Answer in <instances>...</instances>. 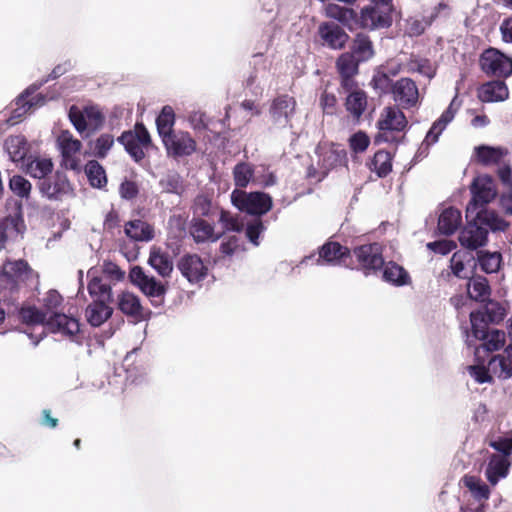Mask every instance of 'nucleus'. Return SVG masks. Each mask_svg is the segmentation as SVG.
Wrapping results in <instances>:
<instances>
[{"mask_svg":"<svg viewBox=\"0 0 512 512\" xmlns=\"http://www.w3.org/2000/svg\"><path fill=\"white\" fill-rule=\"evenodd\" d=\"M467 292L471 299L486 302L491 295V289L486 277L474 275L468 279Z\"/></svg>","mask_w":512,"mask_h":512,"instance_id":"72a5a7b5","label":"nucleus"},{"mask_svg":"<svg viewBox=\"0 0 512 512\" xmlns=\"http://www.w3.org/2000/svg\"><path fill=\"white\" fill-rule=\"evenodd\" d=\"M357 29L378 30L392 25V12L377 6L363 7L357 17Z\"/></svg>","mask_w":512,"mask_h":512,"instance_id":"9b49d317","label":"nucleus"},{"mask_svg":"<svg viewBox=\"0 0 512 512\" xmlns=\"http://www.w3.org/2000/svg\"><path fill=\"white\" fill-rule=\"evenodd\" d=\"M28 269V264L24 260L7 261L3 264L1 277L15 285L18 281L24 280Z\"/></svg>","mask_w":512,"mask_h":512,"instance_id":"e433bc0d","label":"nucleus"},{"mask_svg":"<svg viewBox=\"0 0 512 512\" xmlns=\"http://www.w3.org/2000/svg\"><path fill=\"white\" fill-rule=\"evenodd\" d=\"M124 233L136 242H149L154 238L153 226L141 219L128 221L124 226Z\"/></svg>","mask_w":512,"mask_h":512,"instance_id":"4be33fe9","label":"nucleus"},{"mask_svg":"<svg viewBox=\"0 0 512 512\" xmlns=\"http://www.w3.org/2000/svg\"><path fill=\"white\" fill-rule=\"evenodd\" d=\"M477 315L481 318L483 323L489 326V323H499L505 316V309L497 301L488 299L481 310L470 313V322L472 323V316Z\"/></svg>","mask_w":512,"mask_h":512,"instance_id":"473e14b6","label":"nucleus"},{"mask_svg":"<svg viewBox=\"0 0 512 512\" xmlns=\"http://www.w3.org/2000/svg\"><path fill=\"white\" fill-rule=\"evenodd\" d=\"M360 62H366L374 56L372 41L364 33H358L352 43L351 51Z\"/></svg>","mask_w":512,"mask_h":512,"instance_id":"58836bf2","label":"nucleus"},{"mask_svg":"<svg viewBox=\"0 0 512 512\" xmlns=\"http://www.w3.org/2000/svg\"><path fill=\"white\" fill-rule=\"evenodd\" d=\"M509 91L503 81L495 80L482 85L478 97L482 102H501L508 98Z\"/></svg>","mask_w":512,"mask_h":512,"instance_id":"393cba45","label":"nucleus"},{"mask_svg":"<svg viewBox=\"0 0 512 512\" xmlns=\"http://www.w3.org/2000/svg\"><path fill=\"white\" fill-rule=\"evenodd\" d=\"M461 212L453 207L444 209L438 218V230L441 234L452 235L461 225Z\"/></svg>","mask_w":512,"mask_h":512,"instance_id":"c756f323","label":"nucleus"},{"mask_svg":"<svg viewBox=\"0 0 512 512\" xmlns=\"http://www.w3.org/2000/svg\"><path fill=\"white\" fill-rule=\"evenodd\" d=\"M61 156H75L82 148V143L68 131H61L56 140Z\"/></svg>","mask_w":512,"mask_h":512,"instance_id":"79ce46f5","label":"nucleus"},{"mask_svg":"<svg viewBox=\"0 0 512 512\" xmlns=\"http://www.w3.org/2000/svg\"><path fill=\"white\" fill-rule=\"evenodd\" d=\"M113 314V308L110 304L99 301H92L85 309V318L93 327H100Z\"/></svg>","mask_w":512,"mask_h":512,"instance_id":"bb28decb","label":"nucleus"},{"mask_svg":"<svg viewBox=\"0 0 512 512\" xmlns=\"http://www.w3.org/2000/svg\"><path fill=\"white\" fill-rule=\"evenodd\" d=\"M168 155L173 157L190 156L196 150V142L188 132L175 131L162 139Z\"/></svg>","mask_w":512,"mask_h":512,"instance_id":"ddd939ff","label":"nucleus"},{"mask_svg":"<svg viewBox=\"0 0 512 512\" xmlns=\"http://www.w3.org/2000/svg\"><path fill=\"white\" fill-rule=\"evenodd\" d=\"M369 143H370L369 137L366 135V133H364L362 131L354 133L349 138L350 148L355 153H362V152H364L368 148Z\"/></svg>","mask_w":512,"mask_h":512,"instance_id":"680f3d73","label":"nucleus"},{"mask_svg":"<svg viewBox=\"0 0 512 512\" xmlns=\"http://www.w3.org/2000/svg\"><path fill=\"white\" fill-rule=\"evenodd\" d=\"M325 14L327 17L334 19L347 27L350 31L357 29L358 13L352 8L330 3L325 7Z\"/></svg>","mask_w":512,"mask_h":512,"instance_id":"6ab92c4d","label":"nucleus"},{"mask_svg":"<svg viewBox=\"0 0 512 512\" xmlns=\"http://www.w3.org/2000/svg\"><path fill=\"white\" fill-rule=\"evenodd\" d=\"M509 463L499 455H493L485 469V476L491 485H496L500 479L508 474Z\"/></svg>","mask_w":512,"mask_h":512,"instance_id":"c9c22d12","label":"nucleus"},{"mask_svg":"<svg viewBox=\"0 0 512 512\" xmlns=\"http://www.w3.org/2000/svg\"><path fill=\"white\" fill-rule=\"evenodd\" d=\"M349 255V249L342 246L338 242H327L319 249V256L316 259L317 264L322 262L328 264H339L346 256Z\"/></svg>","mask_w":512,"mask_h":512,"instance_id":"a878e982","label":"nucleus"},{"mask_svg":"<svg viewBox=\"0 0 512 512\" xmlns=\"http://www.w3.org/2000/svg\"><path fill=\"white\" fill-rule=\"evenodd\" d=\"M318 31L324 43L334 50L344 48L349 40V35L334 22L320 24Z\"/></svg>","mask_w":512,"mask_h":512,"instance_id":"a211bd4d","label":"nucleus"},{"mask_svg":"<svg viewBox=\"0 0 512 512\" xmlns=\"http://www.w3.org/2000/svg\"><path fill=\"white\" fill-rule=\"evenodd\" d=\"M38 189L48 200L61 201L73 195V187L65 173L57 171L52 177L39 181Z\"/></svg>","mask_w":512,"mask_h":512,"instance_id":"1a4fd4ad","label":"nucleus"},{"mask_svg":"<svg viewBox=\"0 0 512 512\" xmlns=\"http://www.w3.org/2000/svg\"><path fill=\"white\" fill-rule=\"evenodd\" d=\"M183 277L189 283L196 284L202 281L208 272L207 266L204 264L200 256L196 254H187L180 258L177 264Z\"/></svg>","mask_w":512,"mask_h":512,"instance_id":"dca6fc26","label":"nucleus"},{"mask_svg":"<svg viewBox=\"0 0 512 512\" xmlns=\"http://www.w3.org/2000/svg\"><path fill=\"white\" fill-rule=\"evenodd\" d=\"M464 484L470 490L475 499L487 500L489 498L490 490L480 479L474 476H466L464 478Z\"/></svg>","mask_w":512,"mask_h":512,"instance_id":"864d4df0","label":"nucleus"},{"mask_svg":"<svg viewBox=\"0 0 512 512\" xmlns=\"http://www.w3.org/2000/svg\"><path fill=\"white\" fill-rule=\"evenodd\" d=\"M114 145V137L111 134H101L94 142L91 143V150L95 157L105 158Z\"/></svg>","mask_w":512,"mask_h":512,"instance_id":"603ef678","label":"nucleus"},{"mask_svg":"<svg viewBox=\"0 0 512 512\" xmlns=\"http://www.w3.org/2000/svg\"><path fill=\"white\" fill-rule=\"evenodd\" d=\"M10 190L18 197L28 199L31 193V183L21 175H13L9 179Z\"/></svg>","mask_w":512,"mask_h":512,"instance_id":"5fc2aeb1","label":"nucleus"},{"mask_svg":"<svg viewBox=\"0 0 512 512\" xmlns=\"http://www.w3.org/2000/svg\"><path fill=\"white\" fill-rule=\"evenodd\" d=\"M190 233L196 243L216 242L222 236V233L216 234L214 226L202 218H194L192 220Z\"/></svg>","mask_w":512,"mask_h":512,"instance_id":"cd10ccee","label":"nucleus"},{"mask_svg":"<svg viewBox=\"0 0 512 512\" xmlns=\"http://www.w3.org/2000/svg\"><path fill=\"white\" fill-rule=\"evenodd\" d=\"M213 205L209 197L205 195H198L193 204V212L200 217H209L213 214Z\"/></svg>","mask_w":512,"mask_h":512,"instance_id":"13d9d810","label":"nucleus"},{"mask_svg":"<svg viewBox=\"0 0 512 512\" xmlns=\"http://www.w3.org/2000/svg\"><path fill=\"white\" fill-rule=\"evenodd\" d=\"M129 279L145 294L155 307L161 306L166 294L165 285L153 276H148L142 267L134 266L129 272Z\"/></svg>","mask_w":512,"mask_h":512,"instance_id":"423d86ee","label":"nucleus"},{"mask_svg":"<svg viewBox=\"0 0 512 512\" xmlns=\"http://www.w3.org/2000/svg\"><path fill=\"white\" fill-rule=\"evenodd\" d=\"M358 59L353 53H342L336 61V67L340 76H355L359 72Z\"/></svg>","mask_w":512,"mask_h":512,"instance_id":"de8ad7c7","label":"nucleus"},{"mask_svg":"<svg viewBox=\"0 0 512 512\" xmlns=\"http://www.w3.org/2000/svg\"><path fill=\"white\" fill-rule=\"evenodd\" d=\"M479 65L488 76L506 78L512 74V58L496 48L484 50L480 55Z\"/></svg>","mask_w":512,"mask_h":512,"instance_id":"0eeeda50","label":"nucleus"},{"mask_svg":"<svg viewBox=\"0 0 512 512\" xmlns=\"http://www.w3.org/2000/svg\"><path fill=\"white\" fill-rule=\"evenodd\" d=\"M148 264L161 276L169 277L173 271V261L170 255L160 248L153 247L150 250Z\"/></svg>","mask_w":512,"mask_h":512,"instance_id":"c85d7f7f","label":"nucleus"},{"mask_svg":"<svg viewBox=\"0 0 512 512\" xmlns=\"http://www.w3.org/2000/svg\"><path fill=\"white\" fill-rule=\"evenodd\" d=\"M506 335L502 330L490 328L477 315L472 316L471 335H467V344L475 347L476 353L480 348L493 352L502 348L505 344Z\"/></svg>","mask_w":512,"mask_h":512,"instance_id":"f03ea898","label":"nucleus"},{"mask_svg":"<svg viewBox=\"0 0 512 512\" xmlns=\"http://www.w3.org/2000/svg\"><path fill=\"white\" fill-rule=\"evenodd\" d=\"M408 121L404 113L397 106L385 107L377 121V127L379 129L378 134L374 138L376 144L382 142H394L392 132H402L407 127Z\"/></svg>","mask_w":512,"mask_h":512,"instance_id":"7ed1b4c3","label":"nucleus"},{"mask_svg":"<svg viewBox=\"0 0 512 512\" xmlns=\"http://www.w3.org/2000/svg\"><path fill=\"white\" fill-rule=\"evenodd\" d=\"M456 244L449 240H439L434 242H429L427 244V248L435 253L441 255L449 254L454 248Z\"/></svg>","mask_w":512,"mask_h":512,"instance_id":"0e129e2a","label":"nucleus"},{"mask_svg":"<svg viewBox=\"0 0 512 512\" xmlns=\"http://www.w3.org/2000/svg\"><path fill=\"white\" fill-rule=\"evenodd\" d=\"M85 173L92 187L101 189L106 186V172L103 166L98 161H88L85 165Z\"/></svg>","mask_w":512,"mask_h":512,"instance_id":"c03bdc74","label":"nucleus"},{"mask_svg":"<svg viewBox=\"0 0 512 512\" xmlns=\"http://www.w3.org/2000/svg\"><path fill=\"white\" fill-rule=\"evenodd\" d=\"M4 147L11 161L15 163L24 161L29 151L28 142L23 135L9 136L5 140Z\"/></svg>","mask_w":512,"mask_h":512,"instance_id":"f704fd0d","label":"nucleus"},{"mask_svg":"<svg viewBox=\"0 0 512 512\" xmlns=\"http://www.w3.org/2000/svg\"><path fill=\"white\" fill-rule=\"evenodd\" d=\"M469 374L479 384L492 382V376L490 375L489 370L483 366H470Z\"/></svg>","mask_w":512,"mask_h":512,"instance_id":"69168bd1","label":"nucleus"},{"mask_svg":"<svg viewBox=\"0 0 512 512\" xmlns=\"http://www.w3.org/2000/svg\"><path fill=\"white\" fill-rule=\"evenodd\" d=\"M219 223L223 227V232L226 231H235L239 232L242 230V224L238 222V220L226 210H221L219 215Z\"/></svg>","mask_w":512,"mask_h":512,"instance_id":"052dcab7","label":"nucleus"},{"mask_svg":"<svg viewBox=\"0 0 512 512\" xmlns=\"http://www.w3.org/2000/svg\"><path fill=\"white\" fill-rule=\"evenodd\" d=\"M473 216L474 220H477L480 226L486 229L489 228L493 232L505 231L509 226V223L497 213L486 208L479 209Z\"/></svg>","mask_w":512,"mask_h":512,"instance_id":"2f4dec72","label":"nucleus"},{"mask_svg":"<svg viewBox=\"0 0 512 512\" xmlns=\"http://www.w3.org/2000/svg\"><path fill=\"white\" fill-rule=\"evenodd\" d=\"M296 101L288 95L275 98L269 108V117L272 127L282 129L292 127L290 122L295 113Z\"/></svg>","mask_w":512,"mask_h":512,"instance_id":"9d476101","label":"nucleus"},{"mask_svg":"<svg viewBox=\"0 0 512 512\" xmlns=\"http://www.w3.org/2000/svg\"><path fill=\"white\" fill-rule=\"evenodd\" d=\"M491 447L504 455L512 452V434L509 437L498 438L490 443Z\"/></svg>","mask_w":512,"mask_h":512,"instance_id":"774afa93","label":"nucleus"},{"mask_svg":"<svg viewBox=\"0 0 512 512\" xmlns=\"http://www.w3.org/2000/svg\"><path fill=\"white\" fill-rule=\"evenodd\" d=\"M25 167L27 174L42 181L52 173L54 165L50 158L34 156L28 158Z\"/></svg>","mask_w":512,"mask_h":512,"instance_id":"7c9ffc66","label":"nucleus"},{"mask_svg":"<svg viewBox=\"0 0 512 512\" xmlns=\"http://www.w3.org/2000/svg\"><path fill=\"white\" fill-rule=\"evenodd\" d=\"M233 176L235 185L239 188H245L253 176V169L248 163H238L233 169Z\"/></svg>","mask_w":512,"mask_h":512,"instance_id":"6e6d98bb","label":"nucleus"},{"mask_svg":"<svg viewBox=\"0 0 512 512\" xmlns=\"http://www.w3.org/2000/svg\"><path fill=\"white\" fill-rule=\"evenodd\" d=\"M118 308L122 313L128 316L135 318L142 317L143 307L140 299L131 292H122L118 296Z\"/></svg>","mask_w":512,"mask_h":512,"instance_id":"ea45409f","label":"nucleus"},{"mask_svg":"<svg viewBox=\"0 0 512 512\" xmlns=\"http://www.w3.org/2000/svg\"><path fill=\"white\" fill-rule=\"evenodd\" d=\"M72 63L70 60L65 61L62 64H59L55 66L52 70V72L42 80L33 83L29 87H27L18 97L16 100V105L18 106L13 111V118H19L25 113H27L31 108L36 106H42L46 103L47 99L44 95L38 94L32 99H28L32 94H34L38 89H40L45 83H47L50 80H55L71 70Z\"/></svg>","mask_w":512,"mask_h":512,"instance_id":"f257e3e1","label":"nucleus"},{"mask_svg":"<svg viewBox=\"0 0 512 512\" xmlns=\"http://www.w3.org/2000/svg\"><path fill=\"white\" fill-rule=\"evenodd\" d=\"M319 163L325 177L330 169L347 165V152L340 146H333L320 154Z\"/></svg>","mask_w":512,"mask_h":512,"instance_id":"5701e85b","label":"nucleus"},{"mask_svg":"<svg viewBox=\"0 0 512 512\" xmlns=\"http://www.w3.org/2000/svg\"><path fill=\"white\" fill-rule=\"evenodd\" d=\"M159 187L162 193L181 196L185 191L183 177L174 170L165 173L159 180Z\"/></svg>","mask_w":512,"mask_h":512,"instance_id":"4c0bfd02","label":"nucleus"},{"mask_svg":"<svg viewBox=\"0 0 512 512\" xmlns=\"http://www.w3.org/2000/svg\"><path fill=\"white\" fill-rule=\"evenodd\" d=\"M46 325L52 333L67 337H74L80 331L78 319L64 313H53L48 317Z\"/></svg>","mask_w":512,"mask_h":512,"instance_id":"f3484780","label":"nucleus"},{"mask_svg":"<svg viewBox=\"0 0 512 512\" xmlns=\"http://www.w3.org/2000/svg\"><path fill=\"white\" fill-rule=\"evenodd\" d=\"M118 141L136 162H140L145 157L142 145L137 141L132 131L123 132Z\"/></svg>","mask_w":512,"mask_h":512,"instance_id":"49530a36","label":"nucleus"},{"mask_svg":"<svg viewBox=\"0 0 512 512\" xmlns=\"http://www.w3.org/2000/svg\"><path fill=\"white\" fill-rule=\"evenodd\" d=\"M231 202L238 210L255 216L266 214L273 205L272 198L267 193L260 191L247 193L239 189L231 193Z\"/></svg>","mask_w":512,"mask_h":512,"instance_id":"20e7f679","label":"nucleus"},{"mask_svg":"<svg viewBox=\"0 0 512 512\" xmlns=\"http://www.w3.org/2000/svg\"><path fill=\"white\" fill-rule=\"evenodd\" d=\"M502 256L499 252H478V263L483 272L491 274L499 270Z\"/></svg>","mask_w":512,"mask_h":512,"instance_id":"8fccbe9b","label":"nucleus"},{"mask_svg":"<svg viewBox=\"0 0 512 512\" xmlns=\"http://www.w3.org/2000/svg\"><path fill=\"white\" fill-rule=\"evenodd\" d=\"M472 199L466 207V218L469 219L479 209L495 199L497 188L494 179L489 175L476 177L471 185Z\"/></svg>","mask_w":512,"mask_h":512,"instance_id":"39448f33","label":"nucleus"},{"mask_svg":"<svg viewBox=\"0 0 512 512\" xmlns=\"http://www.w3.org/2000/svg\"><path fill=\"white\" fill-rule=\"evenodd\" d=\"M175 123V113L171 106H164L156 118L157 131L161 139L175 132L173 126Z\"/></svg>","mask_w":512,"mask_h":512,"instance_id":"a18cd8bd","label":"nucleus"},{"mask_svg":"<svg viewBox=\"0 0 512 512\" xmlns=\"http://www.w3.org/2000/svg\"><path fill=\"white\" fill-rule=\"evenodd\" d=\"M139 193L138 185L134 181L124 180L119 187V194L125 200L134 199Z\"/></svg>","mask_w":512,"mask_h":512,"instance_id":"e2e57ef3","label":"nucleus"},{"mask_svg":"<svg viewBox=\"0 0 512 512\" xmlns=\"http://www.w3.org/2000/svg\"><path fill=\"white\" fill-rule=\"evenodd\" d=\"M393 99L402 108L408 109L416 106L419 91L416 83L410 78H401L391 85Z\"/></svg>","mask_w":512,"mask_h":512,"instance_id":"4468645a","label":"nucleus"},{"mask_svg":"<svg viewBox=\"0 0 512 512\" xmlns=\"http://www.w3.org/2000/svg\"><path fill=\"white\" fill-rule=\"evenodd\" d=\"M455 102L456 98L452 100L449 107L442 113L440 118L432 124L427 132L423 141V144H426L427 147H430L438 141L439 136L442 134L447 124L453 120L456 113V109L454 108Z\"/></svg>","mask_w":512,"mask_h":512,"instance_id":"aec40b11","label":"nucleus"},{"mask_svg":"<svg viewBox=\"0 0 512 512\" xmlns=\"http://www.w3.org/2000/svg\"><path fill=\"white\" fill-rule=\"evenodd\" d=\"M69 119L79 133H82L86 130V119L75 106H72L69 110Z\"/></svg>","mask_w":512,"mask_h":512,"instance_id":"338daca9","label":"nucleus"},{"mask_svg":"<svg viewBox=\"0 0 512 512\" xmlns=\"http://www.w3.org/2000/svg\"><path fill=\"white\" fill-rule=\"evenodd\" d=\"M477 159L483 165L497 164L507 154V150L501 147L480 145L475 148Z\"/></svg>","mask_w":512,"mask_h":512,"instance_id":"37998d69","label":"nucleus"},{"mask_svg":"<svg viewBox=\"0 0 512 512\" xmlns=\"http://www.w3.org/2000/svg\"><path fill=\"white\" fill-rule=\"evenodd\" d=\"M371 169L379 177H386L392 170L391 154L384 150L376 152L372 160Z\"/></svg>","mask_w":512,"mask_h":512,"instance_id":"09e8293b","label":"nucleus"},{"mask_svg":"<svg viewBox=\"0 0 512 512\" xmlns=\"http://www.w3.org/2000/svg\"><path fill=\"white\" fill-rule=\"evenodd\" d=\"M380 271H382V279L393 286L402 287L411 282L409 273L393 261L384 262Z\"/></svg>","mask_w":512,"mask_h":512,"instance_id":"b1692460","label":"nucleus"},{"mask_svg":"<svg viewBox=\"0 0 512 512\" xmlns=\"http://www.w3.org/2000/svg\"><path fill=\"white\" fill-rule=\"evenodd\" d=\"M87 275L90 277L88 292L93 298V301H99L105 304L112 303L113 294L110 284L103 282L101 278L97 277L93 269H90Z\"/></svg>","mask_w":512,"mask_h":512,"instance_id":"412c9836","label":"nucleus"},{"mask_svg":"<svg viewBox=\"0 0 512 512\" xmlns=\"http://www.w3.org/2000/svg\"><path fill=\"white\" fill-rule=\"evenodd\" d=\"M22 203L15 201L14 211L0 220V251L8 240L16 238L24 229Z\"/></svg>","mask_w":512,"mask_h":512,"instance_id":"f8f14e48","label":"nucleus"},{"mask_svg":"<svg viewBox=\"0 0 512 512\" xmlns=\"http://www.w3.org/2000/svg\"><path fill=\"white\" fill-rule=\"evenodd\" d=\"M19 317L26 324H42L47 322L46 315L35 307H23L19 311Z\"/></svg>","mask_w":512,"mask_h":512,"instance_id":"4d7b16f0","label":"nucleus"},{"mask_svg":"<svg viewBox=\"0 0 512 512\" xmlns=\"http://www.w3.org/2000/svg\"><path fill=\"white\" fill-rule=\"evenodd\" d=\"M353 253L366 276L376 274L384 266L382 246L379 243L358 246Z\"/></svg>","mask_w":512,"mask_h":512,"instance_id":"6e6552de","label":"nucleus"},{"mask_svg":"<svg viewBox=\"0 0 512 512\" xmlns=\"http://www.w3.org/2000/svg\"><path fill=\"white\" fill-rule=\"evenodd\" d=\"M264 230L265 226L262 220L258 218L247 224L245 235L254 246H258L259 237Z\"/></svg>","mask_w":512,"mask_h":512,"instance_id":"bf43d9fd","label":"nucleus"},{"mask_svg":"<svg viewBox=\"0 0 512 512\" xmlns=\"http://www.w3.org/2000/svg\"><path fill=\"white\" fill-rule=\"evenodd\" d=\"M467 225L459 234L460 244L470 250H476L486 245L488 241V230L474 220V216L470 217Z\"/></svg>","mask_w":512,"mask_h":512,"instance_id":"2eb2a0df","label":"nucleus"},{"mask_svg":"<svg viewBox=\"0 0 512 512\" xmlns=\"http://www.w3.org/2000/svg\"><path fill=\"white\" fill-rule=\"evenodd\" d=\"M346 110L355 119H359L367 107V95L362 90H356L349 93L345 102Z\"/></svg>","mask_w":512,"mask_h":512,"instance_id":"a19ab883","label":"nucleus"},{"mask_svg":"<svg viewBox=\"0 0 512 512\" xmlns=\"http://www.w3.org/2000/svg\"><path fill=\"white\" fill-rule=\"evenodd\" d=\"M489 368L500 379L512 377V363L504 356L497 355L489 362Z\"/></svg>","mask_w":512,"mask_h":512,"instance_id":"3c124183","label":"nucleus"}]
</instances>
